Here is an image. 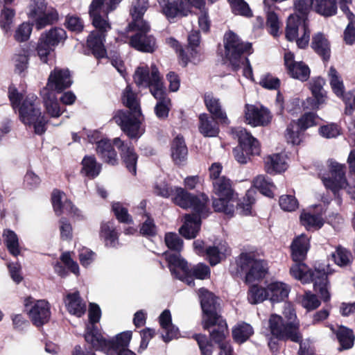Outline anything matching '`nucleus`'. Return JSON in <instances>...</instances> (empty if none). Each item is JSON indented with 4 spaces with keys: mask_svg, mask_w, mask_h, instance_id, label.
Wrapping results in <instances>:
<instances>
[{
    "mask_svg": "<svg viewBox=\"0 0 355 355\" xmlns=\"http://www.w3.org/2000/svg\"><path fill=\"white\" fill-rule=\"evenodd\" d=\"M309 237L304 234H300L293 241L291 246V256L295 263L290 268V273L303 284L313 282L315 291L320 295L324 301H328L330 299V294L327 275L332 273L329 266H327L326 268H320L312 270L302 263L309 249Z\"/></svg>",
    "mask_w": 355,
    "mask_h": 355,
    "instance_id": "f257e3e1",
    "label": "nucleus"
},
{
    "mask_svg": "<svg viewBox=\"0 0 355 355\" xmlns=\"http://www.w3.org/2000/svg\"><path fill=\"white\" fill-rule=\"evenodd\" d=\"M121 1L122 0H92L89 6V15L96 30L89 35L87 43L97 59L103 58L107 55L104 42L107 33L111 30L108 14L114 10Z\"/></svg>",
    "mask_w": 355,
    "mask_h": 355,
    "instance_id": "f03ea898",
    "label": "nucleus"
},
{
    "mask_svg": "<svg viewBox=\"0 0 355 355\" xmlns=\"http://www.w3.org/2000/svg\"><path fill=\"white\" fill-rule=\"evenodd\" d=\"M8 97L14 109L18 108L21 121L28 128H33L35 134L42 135L46 131L47 120L42 114L40 101L33 94L25 98L12 86L8 88Z\"/></svg>",
    "mask_w": 355,
    "mask_h": 355,
    "instance_id": "7ed1b4c3",
    "label": "nucleus"
},
{
    "mask_svg": "<svg viewBox=\"0 0 355 355\" xmlns=\"http://www.w3.org/2000/svg\"><path fill=\"white\" fill-rule=\"evenodd\" d=\"M121 101L130 111L119 110L115 114L114 119L128 137L131 139L138 138L144 132L141 125V112L137 94L132 91L130 85L123 91Z\"/></svg>",
    "mask_w": 355,
    "mask_h": 355,
    "instance_id": "20e7f679",
    "label": "nucleus"
},
{
    "mask_svg": "<svg viewBox=\"0 0 355 355\" xmlns=\"http://www.w3.org/2000/svg\"><path fill=\"white\" fill-rule=\"evenodd\" d=\"M198 296L202 311V327L205 329L215 327L210 332V336L214 342L220 344L228 334V329L225 320L218 314L217 298L204 288L199 289Z\"/></svg>",
    "mask_w": 355,
    "mask_h": 355,
    "instance_id": "39448f33",
    "label": "nucleus"
},
{
    "mask_svg": "<svg viewBox=\"0 0 355 355\" xmlns=\"http://www.w3.org/2000/svg\"><path fill=\"white\" fill-rule=\"evenodd\" d=\"M284 317L288 320L284 322L282 316L272 314L268 320V327L271 334L282 340H290L293 343H300L302 334L300 330V321L297 320L293 306L286 303L283 311Z\"/></svg>",
    "mask_w": 355,
    "mask_h": 355,
    "instance_id": "423d86ee",
    "label": "nucleus"
},
{
    "mask_svg": "<svg viewBox=\"0 0 355 355\" xmlns=\"http://www.w3.org/2000/svg\"><path fill=\"white\" fill-rule=\"evenodd\" d=\"M224 46L225 58L230 62L232 69L237 70L241 64H243V75L249 79H252V69L249 60L243 58L244 53H250L252 46L250 43L243 42L239 36L232 31L226 33L224 35Z\"/></svg>",
    "mask_w": 355,
    "mask_h": 355,
    "instance_id": "0eeeda50",
    "label": "nucleus"
},
{
    "mask_svg": "<svg viewBox=\"0 0 355 355\" xmlns=\"http://www.w3.org/2000/svg\"><path fill=\"white\" fill-rule=\"evenodd\" d=\"M166 260L171 274L189 286H194L193 277L199 279L209 278L210 269L204 263H198L189 269L187 262L178 254H166Z\"/></svg>",
    "mask_w": 355,
    "mask_h": 355,
    "instance_id": "6e6552de",
    "label": "nucleus"
},
{
    "mask_svg": "<svg viewBox=\"0 0 355 355\" xmlns=\"http://www.w3.org/2000/svg\"><path fill=\"white\" fill-rule=\"evenodd\" d=\"M212 186L213 193L218 197L213 200L214 210L233 216L238 197L233 189L232 181L227 178H221L213 182Z\"/></svg>",
    "mask_w": 355,
    "mask_h": 355,
    "instance_id": "1a4fd4ad",
    "label": "nucleus"
},
{
    "mask_svg": "<svg viewBox=\"0 0 355 355\" xmlns=\"http://www.w3.org/2000/svg\"><path fill=\"white\" fill-rule=\"evenodd\" d=\"M132 338V331H126L119 334L114 338L107 340L103 337L100 332L89 331L85 335V340L90 343L96 350H101L107 353H117L119 347H125L129 345Z\"/></svg>",
    "mask_w": 355,
    "mask_h": 355,
    "instance_id": "9d476101",
    "label": "nucleus"
},
{
    "mask_svg": "<svg viewBox=\"0 0 355 355\" xmlns=\"http://www.w3.org/2000/svg\"><path fill=\"white\" fill-rule=\"evenodd\" d=\"M234 132L238 137L239 145L234 148L233 155L239 163L246 164L251 156L259 155V142L250 132L242 128L236 129Z\"/></svg>",
    "mask_w": 355,
    "mask_h": 355,
    "instance_id": "9b49d317",
    "label": "nucleus"
},
{
    "mask_svg": "<svg viewBox=\"0 0 355 355\" xmlns=\"http://www.w3.org/2000/svg\"><path fill=\"white\" fill-rule=\"evenodd\" d=\"M236 264L240 268L237 273L245 272V282L248 284L261 280L267 272V266L265 261L257 259L252 253H241L236 260Z\"/></svg>",
    "mask_w": 355,
    "mask_h": 355,
    "instance_id": "f8f14e48",
    "label": "nucleus"
},
{
    "mask_svg": "<svg viewBox=\"0 0 355 355\" xmlns=\"http://www.w3.org/2000/svg\"><path fill=\"white\" fill-rule=\"evenodd\" d=\"M27 15L29 18L35 20V27L38 30L53 24L58 19L57 10L49 6L45 0H31Z\"/></svg>",
    "mask_w": 355,
    "mask_h": 355,
    "instance_id": "ddd939ff",
    "label": "nucleus"
},
{
    "mask_svg": "<svg viewBox=\"0 0 355 355\" xmlns=\"http://www.w3.org/2000/svg\"><path fill=\"white\" fill-rule=\"evenodd\" d=\"M128 32H134L128 35L124 40L125 43H128L129 45L137 51L145 53H153L157 48L155 38L148 34L150 30V26L148 24V29L146 30L143 26H132L129 24L128 27Z\"/></svg>",
    "mask_w": 355,
    "mask_h": 355,
    "instance_id": "4468645a",
    "label": "nucleus"
},
{
    "mask_svg": "<svg viewBox=\"0 0 355 355\" xmlns=\"http://www.w3.org/2000/svg\"><path fill=\"white\" fill-rule=\"evenodd\" d=\"M331 177H322L321 180L328 189L336 194L340 189H346L352 199H355V186L348 185L345 178V166L332 159L329 161Z\"/></svg>",
    "mask_w": 355,
    "mask_h": 355,
    "instance_id": "2eb2a0df",
    "label": "nucleus"
},
{
    "mask_svg": "<svg viewBox=\"0 0 355 355\" xmlns=\"http://www.w3.org/2000/svg\"><path fill=\"white\" fill-rule=\"evenodd\" d=\"M286 37L289 41L296 40L299 48H305L310 39V30L307 19L304 17H300L298 15H290L287 21Z\"/></svg>",
    "mask_w": 355,
    "mask_h": 355,
    "instance_id": "dca6fc26",
    "label": "nucleus"
},
{
    "mask_svg": "<svg viewBox=\"0 0 355 355\" xmlns=\"http://www.w3.org/2000/svg\"><path fill=\"white\" fill-rule=\"evenodd\" d=\"M173 202L179 207L187 209L191 208L199 214L204 215L208 213V197L205 194L193 196L182 188H175L173 193Z\"/></svg>",
    "mask_w": 355,
    "mask_h": 355,
    "instance_id": "f3484780",
    "label": "nucleus"
},
{
    "mask_svg": "<svg viewBox=\"0 0 355 355\" xmlns=\"http://www.w3.org/2000/svg\"><path fill=\"white\" fill-rule=\"evenodd\" d=\"M133 78L138 87H149L151 94L153 89H160L164 87L159 71L155 65L151 66L150 72L147 67H139L135 72Z\"/></svg>",
    "mask_w": 355,
    "mask_h": 355,
    "instance_id": "a211bd4d",
    "label": "nucleus"
},
{
    "mask_svg": "<svg viewBox=\"0 0 355 355\" xmlns=\"http://www.w3.org/2000/svg\"><path fill=\"white\" fill-rule=\"evenodd\" d=\"M24 305L34 325L41 327L49 321L51 311L47 301L44 300L34 301L31 297H28L25 300Z\"/></svg>",
    "mask_w": 355,
    "mask_h": 355,
    "instance_id": "6ab92c4d",
    "label": "nucleus"
},
{
    "mask_svg": "<svg viewBox=\"0 0 355 355\" xmlns=\"http://www.w3.org/2000/svg\"><path fill=\"white\" fill-rule=\"evenodd\" d=\"M244 118L251 126H265L270 123L272 114L265 107L247 104L244 109Z\"/></svg>",
    "mask_w": 355,
    "mask_h": 355,
    "instance_id": "aec40b11",
    "label": "nucleus"
},
{
    "mask_svg": "<svg viewBox=\"0 0 355 355\" xmlns=\"http://www.w3.org/2000/svg\"><path fill=\"white\" fill-rule=\"evenodd\" d=\"M162 12L168 20L187 16L190 12V5L186 0H157Z\"/></svg>",
    "mask_w": 355,
    "mask_h": 355,
    "instance_id": "412c9836",
    "label": "nucleus"
},
{
    "mask_svg": "<svg viewBox=\"0 0 355 355\" xmlns=\"http://www.w3.org/2000/svg\"><path fill=\"white\" fill-rule=\"evenodd\" d=\"M72 84L70 73L68 69L55 68L49 75L46 87L48 91L61 92L69 87Z\"/></svg>",
    "mask_w": 355,
    "mask_h": 355,
    "instance_id": "4be33fe9",
    "label": "nucleus"
},
{
    "mask_svg": "<svg viewBox=\"0 0 355 355\" xmlns=\"http://www.w3.org/2000/svg\"><path fill=\"white\" fill-rule=\"evenodd\" d=\"M114 146L120 151L121 157L126 168L132 175H136L138 155L130 144L124 143L120 138L114 139Z\"/></svg>",
    "mask_w": 355,
    "mask_h": 355,
    "instance_id": "5701e85b",
    "label": "nucleus"
},
{
    "mask_svg": "<svg viewBox=\"0 0 355 355\" xmlns=\"http://www.w3.org/2000/svg\"><path fill=\"white\" fill-rule=\"evenodd\" d=\"M284 64L288 73L293 78L301 81H306L310 76L309 67L303 62L294 60V55L291 52H286L284 54Z\"/></svg>",
    "mask_w": 355,
    "mask_h": 355,
    "instance_id": "b1692460",
    "label": "nucleus"
},
{
    "mask_svg": "<svg viewBox=\"0 0 355 355\" xmlns=\"http://www.w3.org/2000/svg\"><path fill=\"white\" fill-rule=\"evenodd\" d=\"M207 216V213L204 215L196 212L192 214H187L184 223L179 230L180 234L187 239L195 238L200 229L201 218H205Z\"/></svg>",
    "mask_w": 355,
    "mask_h": 355,
    "instance_id": "393cba45",
    "label": "nucleus"
},
{
    "mask_svg": "<svg viewBox=\"0 0 355 355\" xmlns=\"http://www.w3.org/2000/svg\"><path fill=\"white\" fill-rule=\"evenodd\" d=\"M114 140L103 139L96 142V153L108 164L114 166L118 163L117 153L113 148Z\"/></svg>",
    "mask_w": 355,
    "mask_h": 355,
    "instance_id": "a878e982",
    "label": "nucleus"
},
{
    "mask_svg": "<svg viewBox=\"0 0 355 355\" xmlns=\"http://www.w3.org/2000/svg\"><path fill=\"white\" fill-rule=\"evenodd\" d=\"M65 198V194L59 191L54 190L52 193L51 200L53 209L55 214L59 216L62 214H78V209L76 208L72 202Z\"/></svg>",
    "mask_w": 355,
    "mask_h": 355,
    "instance_id": "bb28decb",
    "label": "nucleus"
},
{
    "mask_svg": "<svg viewBox=\"0 0 355 355\" xmlns=\"http://www.w3.org/2000/svg\"><path fill=\"white\" fill-rule=\"evenodd\" d=\"M204 101L207 109L212 114V116L222 123L228 124L230 123L226 112L222 110L219 98L212 93H206L204 96Z\"/></svg>",
    "mask_w": 355,
    "mask_h": 355,
    "instance_id": "cd10ccee",
    "label": "nucleus"
},
{
    "mask_svg": "<svg viewBox=\"0 0 355 355\" xmlns=\"http://www.w3.org/2000/svg\"><path fill=\"white\" fill-rule=\"evenodd\" d=\"M64 302L67 311L72 315L78 318L85 314L86 311V304L82 300L78 291L68 293L64 298Z\"/></svg>",
    "mask_w": 355,
    "mask_h": 355,
    "instance_id": "c85d7f7f",
    "label": "nucleus"
},
{
    "mask_svg": "<svg viewBox=\"0 0 355 355\" xmlns=\"http://www.w3.org/2000/svg\"><path fill=\"white\" fill-rule=\"evenodd\" d=\"M151 94L157 100L155 107L156 116L160 119H166L170 110L171 100L166 95L165 87L153 89Z\"/></svg>",
    "mask_w": 355,
    "mask_h": 355,
    "instance_id": "c756f323",
    "label": "nucleus"
},
{
    "mask_svg": "<svg viewBox=\"0 0 355 355\" xmlns=\"http://www.w3.org/2000/svg\"><path fill=\"white\" fill-rule=\"evenodd\" d=\"M268 300L272 302H280L285 300L291 291L290 286L279 281L272 282L267 285Z\"/></svg>",
    "mask_w": 355,
    "mask_h": 355,
    "instance_id": "7c9ffc66",
    "label": "nucleus"
},
{
    "mask_svg": "<svg viewBox=\"0 0 355 355\" xmlns=\"http://www.w3.org/2000/svg\"><path fill=\"white\" fill-rule=\"evenodd\" d=\"M264 166L266 171L270 174L283 172L288 166L286 156L281 153L268 155L264 159Z\"/></svg>",
    "mask_w": 355,
    "mask_h": 355,
    "instance_id": "2f4dec72",
    "label": "nucleus"
},
{
    "mask_svg": "<svg viewBox=\"0 0 355 355\" xmlns=\"http://www.w3.org/2000/svg\"><path fill=\"white\" fill-rule=\"evenodd\" d=\"M148 8V0H136L132 3L130 15L132 21L129 24L132 26H143L146 30L148 29V23L143 19V16Z\"/></svg>",
    "mask_w": 355,
    "mask_h": 355,
    "instance_id": "473e14b6",
    "label": "nucleus"
},
{
    "mask_svg": "<svg viewBox=\"0 0 355 355\" xmlns=\"http://www.w3.org/2000/svg\"><path fill=\"white\" fill-rule=\"evenodd\" d=\"M216 119L206 113L199 115L198 129L205 137H216L219 132V128Z\"/></svg>",
    "mask_w": 355,
    "mask_h": 355,
    "instance_id": "72a5a7b5",
    "label": "nucleus"
},
{
    "mask_svg": "<svg viewBox=\"0 0 355 355\" xmlns=\"http://www.w3.org/2000/svg\"><path fill=\"white\" fill-rule=\"evenodd\" d=\"M171 157L176 164H183L187 159L188 150L184 139L178 135L172 141L171 146Z\"/></svg>",
    "mask_w": 355,
    "mask_h": 355,
    "instance_id": "f704fd0d",
    "label": "nucleus"
},
{
    "mask_svg": "<svg viewBox=\"0 0 355 355\" xmlns=\"http://www.w3.org/2000/svg\"><path fill=\"white\" fill-rule=\"evenodd\" d=\"M324 83V80L320 77L313 79L310 83V89L313 94L312 107L314 109L319 108L325 102L326 94L323 89Z\"/></svg>",
    "mask_w": 355,
    "mask_h": 355,
    "instance_id": "c9c22d12",
    "label": "nucleus"
},
{
    "mask_svg": "<svg viewBox=\"0 0 355 355\" xmlns=\"http://www.w3.org/2000/svg\"><path fill=\"white\" fill-rule=\"evenodd\" d=\"M207 257L211 266H215L225 259L229 253V248L225 242L209 246L205 250Z\"/></svg>",
    "mask_w": 355,
    "mask_h": 355,
    "instance_id": "e433bc0d",
    "label": "nucleus"
},
{
    "mask_svg": "<svg viewBox=\"0 0 355 355\" xmlns=\"http://www.w3.org/2000/svg\"><path fill=\"white\" fill-rule=\"evenodd\" d=\"M159 323L165 331L162 337L165 342H168L177 338L179 334L178 329L171 322V315L168 310H164L159 316Z\"/></svg>",
    "mask_w": 355,
    "mask_h": 355,
    "instance_id": "4c0bfd02",
    "label": "nucleus"
},
{
    "mask_svg": "<svg viewBox=\"0 0 355 355\" xmlns=\"http://www.w3.org/2000/svg\"><path fill=\"white\" fill-rule=\"evenodd\" d=\"M44 96V103L46 112L51 117H58L64 112L62 107L59 105L57 98L55 96L53 92L44 89L42 91Z\"/></svg>",
    "mask_w": 355,
    "mask_h": 355,
    "instance_id": "58836bf2",
    "label": "nucleus"
},
{
    "mask_svg": "<svg viewBox=\"0 0 355 355\" xmlns=\"http://www.w3.org/2000/svg\"><path fill=\"white\" fill-rule=\"evenodd\" d=\"M100 237L107 247L114 248L119 244L118 233L110 222L101 224Z\"/></svg>",
    "mask_w": 355,
    "mask_h": 355,
    "instance_id": "ea45409f",
    "label": "nucleus"
},
{
    "mask_svg": "<svg viewBox=\"0 0 355 355\" xmlns=\"http://www.w3.org/2000/svg\"><path fill=\"white\" fill-rule=\"evenodd\" d=\"M341 10L349 21L344 31L343 39L347 44L352 45L355 42V15L349 10L348 6H341Z\"/></svg>",
    "mask_w": 355,
    "mask_h": 355,
    "instance_id": "a19ab883",
    "label": "nucleus"
},
{
    "mask_svg": "<svg viewBox=\"0 0 355 355\" xmlns=\"http://www.w3.org/2000/svg\"><path fill=\"white\" fill-rule=\"evenodd\" d=\"M300 221L307 230H315L322 227L324 224L320 214H312L308 211H304L300 215Z\"/></svg>",
    "mask_w": 355,
    "mask_h": 355,
    "instance_id": "79ce46f5",
    "label": "nucleus"
},
{
    "mask_svg": "<svg viewBox=\"0 0 355 355\" xmlns=\"http://www.w3.org/2000/svg\"><path fill=\"white\" fill-rule=\"evenodd\" d=\"M312 48L317 53L322 56L324 60L330 57V46L328 40L320 33L313 37Z\"/></svg>",
    "mask_w": 355,
    "mask_h": 355,
    "instance_id": "37998d69",
    "label": "nucleus"
},
{
    "mask_svg": "<svg viewBox=\"0 0 355 355\" xmlns=\"http://www.w3.org/2000/svg\"><path fill=\"white\" fill-rule=\"evenodd\" d=\"M340 345L339 350L349 349L354 346L355 336L353 331L346 327L340 326L336 332Z\"/></svg>",
    "mask_w": 355,
    "mask_h": 355,
    "instance_id": "c03bdc74",
    "label": "nucleus"
},
{
    "mask_svg": "<svg viewBox=\"0 0 355 355\" xmlns=\"http://www.w3.org/2000/svg\"><path fill=\"white\" fill-rule=\"evenodd\" d=\"M81 173L89 178H94L100 173L101 166L94 156H85L82 160Z\"/></svg>",
    "mask_w": 355,
    "mask_h": 355,
    "instance_id": "a18cd8bd",
    "label": "nucleus"
},
{
    "mask_svg": "<svg viewBox=\"0 0 355 355\" xmlns=\"http://www.w3.org/2000/svg\"><path fill=\"white\" fill-rule=\"evenodd\" d=\"M313 8L326 17L334 15L337 11L336 0H313Z\"/></svg>",
    "mask_w": 355,
    "mask_h": 355,
    "instance_id": "49530a36",
    "label": "nucleus"
},
{
    "mask_svg": "<svg viewBox=\"0 0 355 355\" xmlns=\"http://www.w3.org/2000/svg\"><path fill=\"white\" fill-rule=\"evenodd\" d=\"M253 333V328L246 322L239 323L232 329L233 338L239 343L245 342Z\"/></svg>",
    "mask_w": 355,
    "mask_h": 355,
    "instance_id": "de8ad7c7",
    "label": "nucleus"
},
{
    "mask_svg": "<svg viewBox=\"0 0 355 355\" xmlns=\"http://www.w3.org/2000/svg\"><path fill=\"white\" fill-rule=\"evenodd\" d=\"M4 243L9 252L15 256H18L20 252L19 239L16 233L10 230H5L3 233Z\"/></svg>",
    "mask_w": 355,
    "mask_h": 355,
    "instance_id": "09e8293b",
    "label": "nucleus"
},
{
    "mask_svg": "<svg viewBox=\"0 0 355 355\" xmlns=\"http://www.w3.org/2000/svg\"><path fill=\"white\" fill-rule=\"evenodd\" d=\"M41 35L54 47L59 43L64 42L67 38L66 31L60 28H53L48 31L41 34Z\"/></svg>",
    "mask_w": 355,
    "mask_h": 355,
    "instance_id": "8fccbe9b",
    "label": "nucleus"
},
{
    "mask_svg": "<svg viewBox=\"0 0 355 355\" xmlns=\"http://www.w3.org/2000/svg\"><path fill=\"white\" fill-rule=\"evenodd\" d=\"M248 300L252 304H256L268 300V288H262L257 285L252 286L248 293Z\"/></svg>",
    "mask_w": 355,
    "mask_h": 355,
    "instance_id": "3c124183",
    "label": "nucleus"
},
{
    "mask_svg": "<svg viewBox=\"0 0 355 355\" xmlns=\"http://www.w3.org/2000/svg\"><path fill=\"white\" fill-rule=\"evenodd\" d=\"M253 185L262 194L268 197L273 196V190L275 189V186L264 175H260L257 176L253 180Z\"/></svg>",
    "mask_w": 355,
    "mask_h": 355,
    "instance_id": "603ef678",
    "label": "nucleus"
},
{
    "mask_svg": "<svg viewBox=\"0 0 355 355\" xmlns=\"http://www.w3.org/2000/svg\"><path fill=\"white\" fill-rule=\"evenodd\" d=\"M328 75L329 78L330 85L334 92L338 97H344L343 94L345 87L342 78L338 74V71L336 70L334 67H331L329 69Z\"/></svg>",
    "mask_w": 355,
    "mask_h": 355,
    "instance_id": "864d4df0",
    "label": "nucleus"
},
{
    "mask_svg": "<svg viewBox=\"0 0 355 355\" xmlns=\"http://www.w3.org/2000/svg\"><path fill=\"white\" fill-rule=\"evenodd\" d=\"M101 315V311L100 307L96 304L91 303L89 308V323L87 325L86 332L85 336L89 331L99 332L96 327V323L98 322Z\"/></svg>",
    "mask_w": 355,
    "mask_h": 355,
    "instance_id": "5fc2aeb1",
    "label": "nucleus"
},
{
    "mask_svg": "<svg viewBox=\"0 0 355 355\" xmlns=\"http://www.w3.org/2000/svg\"><path fill=\"white\" fill-rule=\"evenodd\" d=\"M266 11L267 13V21L266 26L269 29V33L274 37L278 35L279 29V21L277 14L274 12V6L266 7Z\"/></svg>",
    "mask_w": 355,
    "mask_h": 355,
    "instance_id": "6e6d98bb",
    "label": "nucleus"
},
{
    "mask_svg": "<svg viewBox=\"0 0 355 355\" xmlns=\"http://www.w3.org/2000/svg\"><path fill=\"white\" fill-rule=\"evenodd\" d=\"M55 47L49 44V42L40 35L36 51L41 61L44 63L48 62V57L54 51Z\"/></svg>",
    "mask_w": 355,
    "mask_h": 355,
    "instance_id": "4d7b16f0",
    "label": "nucleus"
},
{
    "mask_svg": "<svg viewBox=\"0 0 355 355\" xmlns=\"http://www.w3.org/2000/svg\"><path fill=\"white\" fill-rule=\"evenodd\" d=\"M15 12L13 9L3 6L1 14L0 26L6 33H8L13 24Z\"/></svg>",
    "mask_w": 355,
    "mask_h": 355,
    "instance_id": "13d9d810",
    "label": "nucleus"
},
{
    "mask_svg": "<svg viewBox=\"0 0 355 355\" xmlns=\"http://www.w3.org/2000/svg\"><path fill=\"white\" fill-rule=\"evenodd\" d=\"M165 243L166 246L173 250L175 252H165L164 256L166 257V254H179L183 248V241L180 238V236L175 234L172 232H168L165 234Z\"/></svg>",
    "mask_w": 355,
    "mask_h": 355,
    "instance_id": "bf43d9fd",
    "label": "nucleus"
},
{
    "mask_svg": "<svg viewBox=\"0 0 355 355\" xmlns=\"http://www.w3.org/2000/svg\"><path fill=\"white\" fill-rule=\"evenodd\" d=\"M300 302L307 311L314 310L320 305V301L317 296L309 291H305L304 293L300 297Z\"/></svg>",
    "mask_w": 355,
    "mask_h": 355,
    "instance_id": "052dcab7",
    "label": "nucleus"
},
{
    "mask_svg": "<svg viewBox=\"0 0 355 355\" xmlns=\"http://www.w3.org/2000/svg\"><path fill=\"white\" fill-rule=\"evenodd\" d=\"M300 127L295 121L291 122L287 127L286 139L288 143L298 145L302 141V133Z\"/></svg>",
    "mask_w": 355,
    "mask_h": 355,
    "instance_id": "680f3d73",
    "label": "nucleus"
},
{
    "mask_svg": "<svg viewBox=\"0 0 355 355\" xmlns=\"http://www.w3.org/2000/svg\"><path fill=\"white\" fill-rule=\"evenodd\" d=\"M236 210L239 214L243 216H248L252 214V207L254 203V199L251 195V192L248 191L243 200L240 202H237Z\"/></svg>",
    "mask_w": 355,
    "mask_h": 355,
    "instance_id": "e2e57ef3",
    "label": "nucleus"
},
{
    "mask_svg": "<svg viewBox=\"0 0 355 355\" xmlns=\"http://www.w3.org/2000/svg\"><path fill=\"white\" fill-rule=\"evenodd\" d=\"M32 25L28 22L20 24L15 31L14 38L18 42L27 41L32 32Z\"/></svg>",
    "mask_w": 355,
    "mask_h": 355,
    "instance_id": "0e129e2a",
    "label": "nucleus"
},
{
    "mask_svg": "<svg viewBox=\"0 0 355 355\" xmlns=\"http://www.w3.org/2000/svg\"><path fill=\"white\" fill-rule=\"evenodd\" d=\"M12 60L16 73L21 74L27 69L28 65V56L27 55V52L25 51L15 54L13 56Z\"/></svg>",
    "mask_w": 355,
    "mask_h": 355,
    "instance_id": "69168bd1",
    "label": "nucleus"
},
{
    "mask_svg": "<svg viewBox=\"0 0 355 355\" xmlns=\"http://www.w3.org/2000/svg\"><path fill=\"white\" fill-rule=\"evenodd\" d=\"M230 3L232 12L236 15H240L245 17L252 15L251 10L248 3L243 0H227Z\"/></svg>",
    "mask_w": 355,
    "mask_h": 355,
    "instance_id": "338daca9",
    "label": "nucleus"
},
{
    "mask_svg": "<svg viewBox=\"0 0 355 355\" xmlns=\"http://www.w3.org/2000/svg\"><path fill=\"white\" fill-rule=\"evenodd\" d=\"M335 263L340 266H347L352 260L351 253L345 248L339 247L332 254Z\"/></svg>",
    "mask_w": 355,
    "mask_h": 355,
    "instance_id": "774afa93",
    "label": "nucleus"
}]
</instances>
